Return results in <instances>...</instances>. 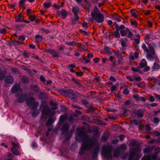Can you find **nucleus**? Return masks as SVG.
I'll use <instances>...</instances> for the list:
<instances>
[{"instance_id": "nucleus-1", "label": "nucleus", "mask_w": 160, "mask_h": 160, "mask_svg": "<svg viewBox=\"0 0 160 160\" xmlns=\"http://www.w3.org/2000/svg\"><path fill=\"white\" fill-rule=\"evenodd\" d=\"M77 130L78 135L76 137V139L79 142H83L79 152L80 155H82L88 149L93 146L97 143V141H94L92 139L89 140L88 139L85 134L84 130L82 128H78Z\"/></svg>"}, {"instance_id": "nucleus-2", "label": "nucleus", "mask_w": 160, "mask_h": 160, "mask_svg": "<svg viewBox=\"0 0 160 160\" xmlns=\"http://www.w3.org/2000/svg\"><path fill=\"white\" fill-rule=\"evenodd\" d=\"M112 147L110 145L103 146L101 151L102 155L108 160H111L112 158Z\"/></svg>"}, {"instance_id": "nucleus-3", "label": "nucleus", "mask_w": 160, "mask_h": 160, "mask_svg": "<svg viewBox=\"0 0 160 160\" xmlns=\"http://www.w3.org/2000/svg\"><path fill=\"white\" fill-rule=\"evenodd\" d=\"M91 15L92 18L98 23H101L103 22L104 16L101 13L98 8L95 7L93 11L91 13Z\"/></svg>"}, {"instance_id": "nucleus-4", "label": "nucleus", "mask_w": 160, "mask_h": 160, "mask_svg": "<svg viewBox=\"0 0 160 160\" xmlns=\"http://www.w3.org/2000/svg\"><path fill=\"white\" fill-rule=\"evenodd\" d=\"M70 127V126L69 124L65 123L62 125L61 128L62 134L66 136V138L67 140L69 139L72 135V132L71 130L69 131Z\"/></svg>"}, {"instance_id": "nucleus-5", "label": "nucleus", "mask_w": 160, "mask_h": 160, "mask_svg": "<svg viewBox=\"0 0 160 160\" xmlns=\"http://www.w3.org/2000/svg\"><path fill=\"white\" fill-rule=\"evenodd\" d=\"M40 109L42 111V113L46 115H48L50 116H52L55 114V111H51L48 105L44 102H42Z\"/></svg>"}, {"instance_id": "nucleus-6", "label": "nucleus", "mask_w": 160, "mask_h": 160, "mask_svg": "<svg viewBox=\"0 0 160 160\" xmlns=\"http://www.w3.org/2000/svg\"><path fill=\"white\" fill-rule=\"evenodd\" d=\"M61 92L62 94L72 99H75L77 98V92L71 89L67 90L63 89L61 91Z\"/></svg>"}, {"instance_id": "nucleus-7", "label": "nucleus", "mask_w": 160, "mask_h": 160, "mask_svg": "<svg viewBox=\"0 0 160 160\" xmlns=\"http://www.w3.org/2000/svg\"><path fill=\"white\" fill-rule=\"evenodd\" d=\"M35 98L33 97L28 98L26 101L27 104L29 106H32V109L37 108L38 106L39 103L38 102L35 101Z\"/></svg>"}, {"instance_id": "nucleus-8", "label": "nucleus", "mask_w": 160, "mask_h": 160, "mask_svg": "<svg viewBox=\"0 0 160 160\" xmlns=\"http://www.w3.org/2000/svg\"><path fill=\"white\" fill-rule=\"evenodd\" d=\"M114 25L116 28V31L114 32L113 35L116 38H120V35L119 32V31L125 29L126 28V27L123 25H121L119 27L118 24L116 22L114 23Z\"/></svg>"}, {"instance_id": "nucleus-9", "label": "nucleus", "mask_w": 160, "mask_h": 160, "mask_svg": "<svg viewBox=\"0 0 160 160\" xmlns=\"http://www.w3.org/2000/svg\"><path fill=\"white\" fill-rule=\"evenodd\" d=\"M140 148L138 147L136 148H133L131 150L129 155L128 160H132L135 156L136 153H140Z\"/></svg>"}, {"instance_id": "nucleus-10", "label": "nucleus", "mask_w": 160, "mask_h": 160, "mask_svg": "<svg viewBox=\"0 0 160 160\" xmlns=\"http://www.w3.org/2000/svg\"><path fill=\"white\" fill-rule=\"evenodd\" d=\"M22 89L21 88L20 84L18 83H16L12 87L11 89L12 93H15L17 92H22Z\"/></svg>"}, {"instance_id": "nucleus-11", "label": "nucleus", "mask_w": 160, "mask_h": 160, "mask_svg": "<svg viewBox=\"0 0 160 160\" xmlns=\"http://www.w3.org/2000/svg\"><path fill=\"white\" fill-rule=\"evenodd\" d=\"M46 52L51 54L53 58H58L59 57L58 53L54 49L47 48Z\"/></svg>"}, {"instance_id": "nucleus-12", "label": "nucleus", "mask_w": 160, "mask_h": 160, "mask_svg": "<svg viewBox=\"0 0 160 160\" xmlns=\"http://www.w3.org/2000/svg\"><path fill=\"white\" fill-rule=\"evenodd\" d=\"M99 150V146H96L92 150L91 158L93 160H96L97 159L98 154Z\"/></svg>"}, {"instance_id": "nucleus-13", "label": "nucleus", "mask_w": 160, "mask_h": 160, "mask_svg": "<svg viewBox=\"0 0 160 160\" xmlns=\"http://www.w3.org/2000/svg\"><path fill=\"white\" fill-rule=\"evenodd\" d=\"M144 112L143 110L140 109L136 110L135 111V113L138 117L142 118L144 116Z\"/></svg>"}, {"instance_id": "nucleus-14", "label": "nucleus", "mask_w": 160, "mask_h": 160, "mask_svg": "<svg viewBox=\"0 0 160 160\" xmlns=\"http://www.w3.org/2000/svg\"><path fill=\"white\" fill-rule=\"evenodd\" d=\"M30 88L32 90L37 93L40 92V89L37 85L32 83L30 86Z\"/></svg>"}, {"instance_id": "nucleus-15", "label": "nucleus", "mask_w": 160, "mask_h": 160, "mask_svg": "<svg viewBox=\"0 0 160 160\" xmlns=\"http://www.w3.org/2000/svg\"><path fill=\"white\" fill-rule=\"evenodd\" d=\"M153 146H149L143 149V152L144 153H148L151 152L155 148Z\"/></svg>"}, {"instance_id": "nucleus-16", "label": "nucleus", "mask_w": 160, "mask_h": 160, "mask_svg": "<svg viewBox=\"0 0 160 160\" xmlns=\"http://www.w3.org/2000/svg\"><path fill=\"white\" fill-rule=\"evenodd\" d=\"M5 81L7 83H12L14 82V79L12 76H8L5 78Z\"/></svg>"}, {"instance_id": "nucleus-17", "label": "nucleus", "mask_w": 160, "mask_h": 160, "mask_svg": "<svg viewBox=\"0 0 160 160\" xmlns=\"http://www.w3.org/2000/svg\"><path fill=\"white\" fill-rule=\"evenodd\" d=\"M56 119V118L55 117H49L46 122V125L48 126H49L54 123V122Z\"/></svg>"}, {"instance_id": "nucleus-18", "label": "nucleus", "mask_w": 160, "mask_h": 160, "mask_svg": "<svg viewBox=\"0 0 160 160\" xmlns=\"http://www.w3.org/2000/svg\"><path fill=\"white\" fill-rule=\"evenodd\" d=\"M21 81L23 83L28 84L29 83L28 78L26 76H23L22 78Z\"/></svg>"}, {"instance_id": "nucleus-19", "label": "nucleus", "mask_w": 160, "mask_h": 160, "mask_svg": "<svg viewBox=\"0 0 160 160\" xmlns=\"http://www.w3.org/2000/svg\"><path fill=\"white\" fill-rule=\"evenodd\" d=\"M24 16L21 14H19L16 17V21L17 22L22 21Z\"/></svg>"}, {"instance_id": "nucleus-20", "label": "nucleus", "mask_w": 160, "mask_h": 160, "mask_svg": "<svg viewBox=\"0 0 160 160\" xmlns=\"http://www.w3.org/2000/svg\"><path fill=\"white\" fill-rule=\"evenodd\" d=\"M147 65V62L144 59H142L139 63V66L142 68L145 67Z\"/></svg>"}, {"instance_id": "nucleus-21", "label": "nucleus", "mask_w": 160, "mask_h": 160, "mask_svg": "<svg viewBox=\"0 0 160 160\" xmlns=\"http://www.w3.org/2000/svg\"><path fill=\"white\" fill-rule=\"evenodd\" d=\"M72 12L74 14H78L79 12V8L77 6H74L72 8Z\"/></svg>"}, {"instance_id": "nucleus-22", "label": "nucleus", "mask_w": 160, "mask_h": 160, "mask_svg": "<svg viewBox=\"0 0 160 160\" xmlns=\"http://www.w3.org/2000/svg\"><path fill=\"white\" fill-rule=\"evenodd\" d=\"M43 6L45 9H48L52 5L51 2H44L43 3Z\"/></svg>"}, {"instance_id": "nucleus-23", "label": "nucleus", "mask_w": 160, "mask_h": 160, "mask_svg": "<svg viewBox=\"0 0 160 160\" xmlns=\"http://www.w3.org/2000/svg\"><path fill=\"white\" fill-rule=\"evenodd\" d=\"M61 14L62 18L64 19L67 17L68 13L66 10L64 9H62L61 11Z\"/></svg>"}, {"instance_id": "nucleus-24", "label": "nucleus", "mask_w": 160, "mask_h": 160, "mask_svg": "<svg viewBox=\"0 0 160 160\" xmlns=\"http://www.w3.org/2000/svg\"><path fill=\"white\" fill-rule=\"evenodd\" d=\"M122 18L120 16H118L117 15L116 16H113L112 19L113 20H115L118 22H120L121 21V19Z\"/></svg>"}, {"instance_id": "nucleus-25", "label": "nucleus", "mask_w": 160, "mask_h": 160, "mask_svg": "<svg viewBox=\"0 0 160 160\" xmlns=\"http://www.w3.org/2000/svg\"><path fill=\"white\" fill-rule=\"evenodd\" d=\"M25 96L22 94L21 95L18 99V102L19 103H22L25 100Z\"/></svg>"}, {"instance_id": "nucleus-26", "label": "nucleus", "mask_w": 160, "mask_h": 160, "mask_svg": "<svg viewBox=\"0 0 160 160\" xmlns=\"http://www.w3.org/2000/svg\"><path fill=\"white\" fill-rule=\"evenodd\" d=\"M46 93L42 92L39 93L38 95V97L40 99H45L46 98Z\"/></svg>"}, {"instance_id": "nucleus-27", "label": "nucleus", "mask_w": 160, "mask_h": 160, "mask_svg": "<svg viewBox=\"0 0 160 160\" xmlns=\"http://www.w3.org/2000/svg\"><path fill=\"white\" fill-rule=\"evenodd\" d=\"M65 44L66 45L73 46H75L76 44V42L75 41H72L71 42L66 41L65 42Z\"/></svg>"}, {"instance_id": "nucleus-28", "label": "nucleus", "mask_w": 160, "mask_h": 160, "mask_svg": "<svg viewBox=\"0 0 160 160\" xmlns=\"http://www.w3.org/2000/svg\"><path fill=\"white\" fill-rule=\"evenodd\" d=\"M135 36L137 38H135L134 39V41L137 44H139L140 42V35L136 34L135 35Z\"/></svg>"}, {"instance_id": "nucleus-29", "label": "nucleus", "mask_w": 160, "mask_h": 160, "mask_svg": "<svg viewBox=\"0 0 160 160\" xmlns=\"http://www.w3.org/2000/svg\"><path fill=\"white\" fill-rule=\"evenodd\" d=\"M130 23L132 25H133L135 27L138 28V24L136 20L131 19L130 20Z\"/></svg>"}, {"instance_id": "nucleus-30", "label": "nucleus", "mask_w": 160, "mask_h": 160, "mask_svg": "<svg viewBox=\"0 0 160 160\" xmlns=\"http://www.w3.org/2000/svg\"><path fill=\"white\" fill-rule=\"evenodd\" d=\"M113 52L114 53V54H115V55L116 57H117V58H122V57H123L122 56L121 54L118 51H113Z\"/></svg>"}, {"instance_id": "nucleus-31", "label": "nucleus", "mask_w": 160, "mask_h": 160, "mask_svg": "<svg viewBox=\"0 0 160 160\" xmlns=\"http://www.w3.org/2000/svg\"><path fill=\"white\" fill-rule=\"evenodd\" d=\"M108 138V137L107 134H104L101 137V140L103 142H105L106 141Z\"/></svg>"}, {"instance_id": "nucleus-32", "label": "nucleus", "mask_w": 160, "mask_h": 160, "mask_svg": "<svg viewBox=\"0 0 160 160\" xmlns=\"http://www.w3.org/2000/svg\"><path fill=\"white\" fill-rule=\"evenodd\" d=\"M120 153V151L118 148H116L114 151L113 156L115 157H117Z\"/></svg>"}, {"instance_id": "nucleus-33", "label": "nucleus", "mask_w": 160, "mask_h": 160, "mask_svg": "<svg viewBox=\"0 0 160 160\" xmlns=\"http://www.w3.org/2000/svg\"><path fill=\"white\" fill-rule=\"evenodd\" d=\"M26 0H21L19 1V6L20 7H24L25 6V2Z\"/></svg>"}, {"instance_id": "nucleus-34", "label": "nucleus", "mask_w": 160, "mask_h": 160, "mask_svg": "<svg viewBox=\"0 0 160 160\" xmlns=\"http://www.w3.org/2000/svg\"><path fill=\"white\" fill-rule=\"evenodd\" d=\"M127 34H128L127 37L128 38H131L132 37V33L130 30L128 28H126Z\"/></svg>"}, {"instance_id": "nucleus-35", "label": "nucleus", "mask_w": 160, "mask_h": 160, "mask_svg": "<svg viewBox=\"0 0 160 160\" xmlns=\"http://www.w3.org/2000/svg\"><path fill=\"white\" fill-rule=\"evenodd\" d=\"M67 116L65 115H61L60 117L59 122L63 123L66 118Z\"/></svg>"}, {"instance_id": "nucleus-36", "label": "nucleus", "mask_w": 160, "mask_h": 160, "mask_svg": "<svg viewBox=\"0 0 160 160\" xmlns=\"http://www.w3.org/2000/svg\"><path fill=\"white\" fill-rule=\"evenodd\" d=\"M39 114V112L36 110H34L32 113V116L33 117H36Z\"/></svg>"}, {"instance_id": "nucleus-37", "label": "nucleus", "mask_w": 160, "mask_h": 160, "mask_svg": "<svg viewBox=\"0 0 160 160\" xmlns=\"http://www.w3.org/2000/svg\"><path fill=\"white\" fill-rule=\"evenodd\" d=\"M12 152L16 155H18L19 154V152L16 150L15 148H12L11 149Z\"/></svg>"}, {"instance_id": "nucleus-38", "label": "nucleus", "mask_w": 160, "mask_h": 160, "mask_svg": "<svg viewBox=\"0 0 160 160\" xmlns=\"http://www.w3.org/2000/svg\"><path fill=\"white\" fill-rule=\"evenodd\" d=\"M142 47L145 52L147 53H148L149 52V51L147 48L146 46L144 43H143L142 44Z\"/></svg>"}, {"instance_id": "nucleus-39", "label": "nucleus", "mask_w": 160, "mask_h": 160, "mask_svg": "<svg viewBox=\"0 0 160 160\" xmlns=\"http://www.w3.org/2000/svg\"><path fill=\"white\" fill-rule=\"evenodd\" d=\"M132 77H133L134 79L137 82L140 81L142 80V78L139 77V76H135L132 75Z\"/></svg>"}, {"instance_id": "nucleus-40", "label": "nucleus", "mask_w": 160, "mask_h": 160, "mask_svg": "<svg viewBox=\"0 0 160 160\" xmlns=\"http://www.w3.org/2000/svg\"><path fill=\"white\" fill-rule=\"evenodd\" d=\"M122 30L123 29L120 30V33L122 37H124L127 35L126 28L125 30Z\"/></svg>"}, {"instance_id": "nucleus-41", "label": "nucleus", "mask_w": 160, "mask_h": 160, "mask_svg": "<svg viewBox=\"0 0 160 160\" xmlns=\"http://www.w3.org/2000/svg\"><path fill=\"white\" fill-rule=\"evenodd\" d=\"M87 107L91 111H94L97 110V108L93 107L92 105H88Z\"/></svg>"}, {"instance_id": "nucleus-42", "label": "nucleus", "mask_w": 160, "mask_h": 160, "mask_svg": "<svg viewBox=\"0 0 160 160\" xmlns=\"http://www.w3.org/2000/svg\"><path fill=\"white\" fill-rule=\"evenodd\" d=\"M160 65L159 64L156 62H155L153 66L152 67V69H159Z\"/></svg>"}, {"instance_id": "nucleus-43", "label": "nucleus", "mask_w": 160, "mask_h": 160, "mask_svg": "<svg viewBox=\"0 0 160 160\" xmlns=\"http://www.w3.org/2000/svg\"><path fill=\"white\" fill-rule=\"evenodd\" d=\"M58 50L59 51H62L64 50L66 48V47L65 46H64L61 45L58 47Z\"/></svg>"}, {"instance_id": "nucleus-44", "label": "nucleus", "mask_w": 160, "mask_h": 160, "mask_svg": "<svg viewBox=\"0 0 160 160\" xmlns=\"http://www.w3.org/2000/svg\"><path fill=\"white\" fill-rule=\"evenodd\" d=\"M149 49L150 52L152 54V55H154L155 54V51L152 47L150 46L149 48Z\"/></svg>"}, {"instance_id": "nucleus-45", "label": "nucleus", "mask_w": 160, "mask_h": 160, "mask_svg": "<svg viewBox=\"0 0 160 160\" xmlns=\"http://www.w3.org/2000/svg\"><path fill=\"white\" fill-rule=\"evenodd\" d=\"M151 155H147L143 157L141 160H151Z\"/></svg>"}, {"instance_id": "nucleus-46", "label": "nucleus", "mask_w": 160, "mask_h": 160, "mask_svg": "<svg viewBox=\"0 0 160 160\" xmlns=\"http://www.w3.org/2000/svg\"><path fill=\"white\" fill-rule=\"evenodd\" d=\"M131 70L134 72H138L140 71V68L138 67L136 68L134 67H132L131 68Z\"/></svg>"}, {"instance_id": "nucleus-47", "label": "nucleus", "mask_w": 160, "mask_h": 160, "mask_svg": "<svg viewBox=\"0 0 160 160\" xmlns=\"http://www.w3.org/2000/svg\"><path fill=\"white\" fill-rule=\"evenodd\" d=\"M133 98L136 100L140 101V97L137 94L133 95Z\"/></svg>"}, {"instance_id": "nucleus-48", "label": "nucleus", "mask_w": 160, "mask_h": 160, "mask_svg": "<svg viewBox=\"0 0 160 160\" xmlns=\"http://www.w3.org/2000/svg\"><path fill=\"white\" fill-rule=\"evenodd\" d=\"M23 55L24 58H29L30 55L27 52H23Z\"/></svg>"}, {"instance_id": "nucleus-49", "label": "nucleus", "mask_w": 160, "mask_h": 160, "mask_svg": "<svg viewBox=\"0 0 160 160\" xmlns=\"http://www.w3.org/2000/svg\"><path fill=\"white\" fill-rule=\"evenodd\" d=\"M130 13L131 14L132 16L135 18H137V15L136 13L135 12H133V10H130Z\"/></svg>"}, {"instance_id": "nucleus-50", "label": "nucleus", "mask_w": 160, "mask_h": 160, "mask_svg": "<svg viewBox=\"0 0 160 160\" xmlns=\"http://www.w3.org/2000/svg\"><path fill=\"white\" fill-rule=\"evenodd\" d=\"M7 32V30L5 28H2L0 30V33L3 34H5Z\"/></svg>"}, {"instance_id": "nucleus-51", "label": "nucleus", "mask_w": 160, "mask_h": 160, "mask_svg": "<svg viewBox=\"0 0 160 160\" xmlns=\"http://www.w3.org/2000/svg\"><path fill=\"white\" fill-rule=\"evenodd\" d=\"M36 18V17L35 15H31L29 16V19L31 21H34Z\"/></svg>"}, {"instance_id": "nucleus-52", "label": "nucleus", "mask_w": 160, "mask_h": 160, "mask_svg": "<svg viewBox=\"0 0 160 160\" xmlns=\"http://www.w3.org/2000/svg\"><path fill=\"white\" fill-rule=\"evenodd\" d=\"M136 142L134 141H132L130 143V144H131V146H135V147H134V148H136L137 147H138L139 148V147L138 146H136Z\"/></svg>"}, {"instance_id": "nucleus-53", "label": "nucleus", "mask_w": 160, "mask_h": 160, "mask_svg": "<svg viewBox=\"0 0 160 160\" xmlns=\"http://www.w3.org/2000/svg\"><path fill=\"white\" fill-rule=\"evenodd\" d=\"M127 148V146L125 144H122L120 147V148L121 150L124 151Z\"/></svg>"}, {"instance_id": "nucleus-54", "label": "nucleus", "mask_w": 160, "mask_h": 160, "mask_svg": "<svg viewBox=\"0 0 160 160\" xmlns=\"http://www.w3.org/2000/svg\"><path fill=\"white\" fill-rule=\"evenodd\" d=\"M151 155V160L152 159V160H155L157 157V155L156 154H154L152 155V156L151 155Z\"/></svg>"}, {"instance_id": "nucleus-55", "label": "nucleus", "mask_w": 160, "mask_h": 160, "mask_svg": "<svg viewBox=\"0 0 160 160\" xmlns=\"http://www.w3.org/2000/svg\"><path fill=\"white\" fill-rule=\"evenodd\" d=\"M121 44L123 47H125L126 46V42L124 39H122L121 40Z\"/></svg>"}, {"instance_id": "nucleus-56", "label": "nucleus", "mask_w": 160, "mask_h": 160, "mask_svg": "<svg viewBox=\"0 0 160 160\" xmlns=\"http://www.w3.org/2000/svg\"><path fill=\"white\" fill-rule=\"evenodd\" d=\"M160 121V120L159 118H153V122L154 123H158Z\"/></svg>"}, {"instance_id": "nucleus-57", "label": "nucleus", "mask_w": 160, "mask_h": 160, "mask_svg": "<svg viewBox=\"0 0 160 160\" xmlns=\"http://www.w3.org/2000/svg\"><path fill=\"white\" fill-rule=\"evenodd\" d=\"M79 32L82 34L84 35H88V33L87 32L85 31H83L82 29H79Z\"/></svg>"}, {"instance_id": "nucleus-58", "label": "nucleus", "mask_w": 160, "mask_h": 160, "mask_svg": "<svg viewBox=\"0 0 160 160\" xmlns=\"http://www.w3.org/2000/svg\"><path fill=\"white\" fill-rule=\"evenodd\" d=\"M11 143L13 146V148H15L16 147H18L19 148L18 144V143H15L14 142H12Z\"/></svg>"}, {"instance_id": "nucleus-59", "label": "nucleus", "mask_w": 160, "mask_h": 160, "mask_svg": "<svg viewBox=\"0 0 160 160\" xmlns=\"http://www.w3.org/2000/svg\"><path fill=\"white\" fill-rule=\"evenodd\" d=\"M149 101L151 102H153L155 101V99L152 95L150 96Z\"/></svg>"}, {"instance_id": "nucleus-60", "label": "nucleus", "mask_w": 160, "mask_h": 160, "mask_svg": "<svg viewBox=\"0 0 160 160\" xmlns=\"http://www.w3.org/2000/svg\"><path fill=\"white\" fill-rule=\"evenodd\" d=\"M145 129L148 131H150L151 130L150 126L148 124H147L145 125Z\"/></svg>"}, {"instance_id": "nucleus-61", "label": "nucleus", "mask_w": 160, "mask_h": 160, "mask_svg": "<svg viewBox=\"0 0 160 160\" xmlns=\"http://www.w3.org/2000/svg\"><path fill=\"white\" fill-rule=\"evenodd\" d=\"M131 123L132 124H134L136 125H138V122L137 120H133L131 121Z\"/></svg>"}, {"instance_id": "nucleus-62", "label": "nucleus", "mask_w": 160, "mask_h": 160, "mask_svg": "<svg viewBox=\"0 0 160 160\" xmlns=\"http://www.w3.org/2000/svg\"><path fill=\"white\" fill-rule=\"evenodd\" d=\"M146 57L148 59H152L153 58V57L152 55L149 54H148Z\"/></svg>"}, {"instance_id": "nucleus-63", "label": "nucleus", "mask_w": 160, "mask_h": 160, "mask_svg": "<svg viewBox=\"0 0 160 160\" xmlns=\"http://www.w3.org/2000/svg\"><path fill=\"white\" fill-rule=\"evenodd\" d=\"M83 59L84 60L85 62L87 63H89L90 62V60L89 59L87 58L86 57H84Z\"/></svg>"}, {"instance_id": "nucleus-64", "label": "nucleus", "mask_w": 160, "mask_h": 160, "mask_svg": "<svg viewBox=\"0 0 160 160\" xmlns=\"http://www.w3.org/2000/svg\"><path fill=\"white\" fill-rule=\"evenodd\" d=\"M48 115L45 114H43V113H42V119H45V120L47 118V116Z\"/></svg>"}]
</instances>
